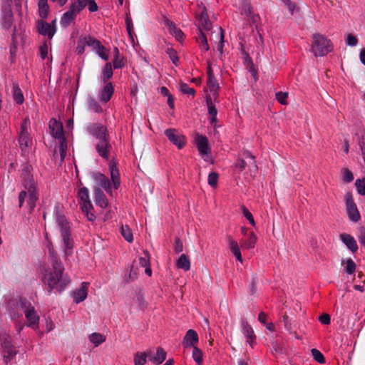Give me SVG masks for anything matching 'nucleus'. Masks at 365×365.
<instances>
[{"instance_id": "1", "label": "nucleus", "mask_w": 365, "mask_h": 365, "mask_svg": "<svg viewBox=\"0 0 365 365\" xmlns=\"http://www.w3.org/2000/svg\"><path fill=\"white\" fill-rule=\"evenodd\" d=\"M32 167L25 165L21 170V185L24 189L19 194V206L24 207L29 212H32L38 200L37 182L31 174Z\"/></svg>"}, {"instance_id": "2", "label": "nucleus", "mask_w": 365, "mask_h": 365, "mask_svg": "<svg viewBox=\"0 0 365 365\" xmlns=\"http://www.w3.org/2000/svg\"><path fill=\"white\" fill-rule=\"evenodd\" d=\"M52 264L53 270L46 273L43 282L48 286V292L51 294L53 289H57L61 293L64 289L70 284L71 279L68 276L63 272L64 267L61 262Z\"/></svg>"}, {"instance_id": "3", "label": "nucleus", "mask_w": 365, "mask_h": 365, "mask_svg": "<svg viewBox=\"0 0 365 365\" xmlns=\"http://www.w3.org/2000/svg\"><path fill=\"white\" fill-rule=\"evenodd\" d=\"M109 170L110 173V180L104 174L101 173H94L92 178L95 182L103 189H104L108 194L112 195L111 186L113 185L114 189L117 190L120 185V179L119 170L115 162L110 161L109 163Z\"/></svg>"}, {"instance_id": "4", "label": "nucleus", "mask_w": 365, "mask_h": 365, "mask_svg": "<svg viewBox=\"0 0 365 365\" xmlns=\"http://www.w3.org/2000/svg\"><path fill=\"white\" fill-rule=\"evenodd\" d=\"M56 222L59 228L62 240V249L65 259L72 255L73 250V239L71 237L70 225L66 217L58 212L56 215Z\"/></svg>"}, {"instance_id": "5", "label": "nucleus", "mask_w": 365, "mask_h": 365, "mask_svg": "<svg viewBox=\"0 0 365 365\" xmlns=\"http://www.w3.org/2000/svg\"><path fill=\"white\" fill-rule=\"evenodd\" d=\"M331 41L324 35L315 34L312 36L311 51L315 56H324L332 51Z\"/></svg>"}, {"instance_id": "6", "label": "nucleus", "mask_w": 365, "mask_h": 365, "mask_svg": "<svg viewBox=\"0 0 365 365\" xmlns=\"http://www.w3.org/2000/svg\"><path fill=\"white\" fill-rule=\"evenodd\" d=\"M20 305L27 319V326L36 329L38 327L39 317L34 307L26 299H21Z\"/></svg>"}, {"instance_id": "7", "label": "nucleus", "mask_w": 365, "mask_h": 365, "mask_svg": "<svg viewBox=\"0 0 365 365\" xmlns=\"http://www.w3.org/2000/svg\"><path fill=\"white\" fill-rule=\"evenodd\" d=\"M196 19L197 26L200 31L205 30L209 31L212 29V23L209 19L208 14L207 12L205 4L201 1L197 3V10L196 11Z\"/></svg>"}, {"instance_id": "8", "label": "nucleus", "mask_w": 365, "mask_h": 365, "mask_svg": "<svg viewBox=\"0 0 365 365\" xmlns=\"http://www.w3.org/2000/svg\"><path fill=\"white\" fill-rule=\"evenodd\" d=\"M30 128V120L28 118L24 119L19 134V142L21 147V149L23 152H26L27 148L29 147L31 143V139L30 138V134L29 133V130Z\"/></svg>"}, {"instance_id": "9", "label": "nucleus", "mask_w": 365, "mask_h": 365, "mask_svg": "<svg viewBox=\"0 0 365 365\" xmlns=\"http://www.w3.org/2000/svg\"><path fill=\"white\" fill-rule=\"evenodd\" d=\"M344 198L346 203V210L349 219L351 222H357L360 220L361 215L357 206L354 201L352 194L351 192H346Z\"/></svg>"}, {"instance_id": "10", "label": "nucleus", "mask_w": 365, "mask_h": 365, "mask_svg": "<svg viewBox=\"0 0 365 365\" xmlns=\"http://www.w3.org/2000/svg\"><path fill=\"white\" fill-rule=\"evenodd\" d=\"M87 132L98 140L109 137L107 128L102 123H89L86 127Z\"/></svg>"}, {"instance_id": "11", "label": "nucleus", "mask_w": 365, "mask_h": 365, "mask_svg": "<svg viewBox=\"0 0 365 365\" xmlns=\"http://www.w3.org/2000/svg\"><path fill=\"white\" fill-rule=\"evenodd\" d=\"M98 154L103 159L108 160L112 150L109 137L98 140L95 144Z\"/></svg>"}, {"instance_id": "12", "label": "nucleus", "mask_w": 365, "mask_h": 365, "mask_svg": "<svg viewBox=\"0 0 365 365\" xmlns=\"http://www.w3.org/2000/svg\"><path fill=\"white\" fill-rule=\"evenodd\" d=\"M86 6H88V9L90 12H95L98 10V6L96 3V0H76L71 5L70 7L78 14Z\"/></svg>"}, {"instance_id": "13", "label": "nucleus", "mask_w": 365, "mask_h": 365, "mask_svg": "<svg viewBox=\"0 0 365 365\" xmlns=\"http://www.w3.org/2000/svg\"><path fill=\"white\" fill-rule=\"evenodd\" d=\"M56 20L53 21L52 24H48L43 20L37 21V30L39 34L48 38H52L56 33Z\"/></svg>"}, {"instance_id": "14", "label": "nucleus", "mask_w": 365, "mask_h": 365, "mask_svg": "<svg viewBox=\"0 0 365 365\" xmlns=\"http://www.w3.org/2000/svg\"><path fill=\"white\" fill-rule=\"evenodd\" d=\"M165 135L168 140L179 149H181L185 144V137L180 135L178 131L174 128L166 129L165 130Z\"/></svg>"}, {"instance_id": "15", "label": "nucleus", "mask_w": 365, "mask_h": 365, "mask_svg": "<svg viewBox=\"0 0 365 365\" xmlns=\"http://www.w3.org/2000/svg\"><path fill=\"white\" fill-rule=\"evenodd\" d=\"M105 85L99 90L98 97L101 103H106L112 98L114 93V87L111 82L104 83Z\"/></svg>"}, {"instance_id": "16", "label": "nucleus", "mask_w": 365, "mask_h": 365, "mask_svg": "<svg viewBox=\"0 0 365 365\" xmlns=\"http://www.w3.org/2000/svg\"><path fill=\"white\" fill-rule=\"evenodd\" d=\"M78 197L81 200L80 204L82 211H88L93 209L88 188L86 187H81L78 192Z\"/></svg>"}, {"instance_id": "17", "label": "nucleus", "mask_w": 365, "mask_h": 365, "mask_svg": "<svg viewBox=\"0 0 365 365\" xmlns=\"http://www.w3.org/2000/svg\"><path fill=\"white\" fill-rule=\"evenodd\" d=\"M199 341L197 333L194 329H189L187 331L182 341V345L184 349L193 348L197 346Z\"/></svg>"}, {"instance_id": "18", "label": "nucleus", "mask_w": 365, "mask_h": 365, "mask_svg": "<svg viewBox=\"0 0 365 365\" xmlns=\"http://www.w3.org/2000/svg\"><path fill=\"white\" fill-rule=\"evenodd\" d=\"M88 285V282H82L81 286L73 292L72 297L75 303L79 304L86 299Z\"/></svg>"}, {"instance_id": "19", "label": "nucleus", "mask_w": 365, "mask_h": 365, "mask_svg": "<svg viewBox=\"0 0 365 365\" xmlns=\"http://www.w3.org/2000/svg\"><path fill=\"white\" fill-rule=\"evenodd\" d=\"M233 6L240 11L241 14H245L248 17L252 16V8L249 0H233Z\"/></svg>"}, {"instance_id": "20", "label": "nucleus", "mask_w": 365, "mask_h": 365, "mask_svg": "<svg viewBox=\"0 0 365 365\" xmlns=\"http://www.w3.org/2000/svg\"><path fill=\"white\" fill-rule=\"evenodd\" d=\"M49 129L51 134L53 138L56 139L64 138L62 123L58 121L56 118H51L50 120Z\"/></svg>"}, {"instance_id": "21", "label": "nucleus", "mask_w": 365, "mask_h": 365, "mask_svg": "<svg viewBox=\"0 0 365 365\" xmlns=\"http://www.w3.org/2000/svg\"><path fill=\"white\" fill-rule=\"evenodd\" d=\"M195 142L201 156L203 157L210 153V149L208 145V140L205 136L197 134L195 137Z\"/></svg>"}, {"instance_id": "22", "label": "nucleus", "mask_w": 365, "mask_h": 365, "mask_svg": "<svg viewBox=\"0 0 365 365\" xmlns=\"http://www.w3.org/2000/svg\"><path fill=\"white\" fill-rule=\"evenodd\" d=\"M217 41V49L220 54L223 53L224 46V31L221 27H218L217 30L211 32L210 41Z\"/></svg>"}, {"instance_id": "23", "label": "nucleus", "mask_w": 365, "mask_h": 365, "mask_svg": "<svg viewBox=\"0 0 365 365\" xmlns=\"http://www.w3.org/2000/svg\"><path fill=\"white\" fill-rule=\"evenodd\" d=\"M340 240L353 253L358 250V245L355 239L349 234L343 233L341 234Z\"/></svg>"}, {"instance_id": "24", "label": "nucleus", "mask_w": 365, "mask_h": 365, "mask_svg": "<svg viewBox=\"0 0 365 365\" xmlns=\"http://www.w3.org/2000/svg\"><path fill=\"white\" fill-rule=\"evenodd\" d=\"M2 347L4 349L5 358H12L17 354V351L12 344L11 338L9 336L5 338L4 341H3Z\"/></svg>"}, {"instance_id": "25", "label": "nucleus", "mask_w": 365, "mask_h": 365, "mask_svg": "<svg viewBox=\"0 0 365 365\" xmlns=\"http://www.w3.org/2000/svg\"><path fill=\"white\" fill-rule=\"evenodd\" d=\"M241 326L242 334L247 338V342L252 346V341L255 339V334L252 328L246 321H242Z\"/></svg>"}, {"instance_id": "26", "label": "nucleus", "mask_w": 365, "mask_h": 365, "mask_svg": "<svg viewBox=\"0 0 365 365\" xmlns=\"http://www.w3.org/2000/svg\"><path fill=\"white\" fill-rule=\"evenodd\" d=\"M227 240L232 253L236 257L237 260H238L240 262H242V257L237 242L232 239L230 236H227Z\"/></svg>"}, {"instance_id": "27", "label": "nucleus", "mask_w": 365, "mask_h": 365, "mask_svg": "<svg viewBox=\"0 0 365 365\" xmlns=\"http://www.w3.org/2000/svg\"><path fill=\"white\" fill-rule=\"evenodd\" d=\"M94 198L96 205L101 208L107 207L108 205L107 197L101 189L97 188L94 190Z\"/></svg>"}, {"instance_id": "28", "label": "nucleus", "mask_w": 365, "mask_h": 365, "mask_svg": "<svg viewBox=\"0 0 365 365\" xmlns=\"http://www.w3.org/2000/svg\"><path fill=\"white\" fill-rule=\"evenodd\" d=\"M77 16V14L70 7L69 9L65 12L60 21L62 27H67L70 25Z\"/></svg>"}, {"instance_id": "29", "label": "nucleus", "mask_w": 365, "mask_h": 365, "mask_svg": "<svg viewBox=\"0 0 365 365\" xmlns=\"http://www.w3.org/2000/svg\"><path fill=\"white\" fill-rule=\"evenodd\" d=\"M113 75L112 65L110 63H106L103 66L101 75V80L103 83H108V80L112 78Z\"/></svg>"}, {"instance_id": "30", "label": "nucleus", "mask_w": 365, "mask_h": 365, "mask_svg": "<svg viewBox=\"0 0 365 365\" xmlns=\"http://www.w3.org/2000/svg\"><path fill=\"white\" fill-rule=\"evenodd\" d=\"M13 23V14L10 8H6L3 11L2 24L6 29H9Z\"/></svg>"}, {"instance_id": "31", "label": "nucleus", "mask_w": 365, "mask_h": 365, "mask_svg": "<svg viewBox=\"0 0 365 365\" xmlns=\"http://www.w3.org/2000/svg\"><path fill=\"white\" fill-rule=\"evenodd\" d=\"M176 267L178 269L188 271L190 269V260L189 257L186 255L182 254L177 260Z\"/></svg>"}, {"instance_id": "32", "label": "nucleus", "mask_w": 365, "mask_h": 365, "mask_svg": "<svg viewBox=\"0 0 365 365\" xmlns=\"http://www.w3.org/2000/svg\"><path fill=\"white\" fill-rule=\"evenodd\" d=\"M114 59L113 61V68L115 69L122 68L125 66L124 58L120 54V51L117 47L113 48Z\"/></svg>"}, {"instance_id": "33", "label": "nucleus", "mask_w": 365, "mask_h": 365, "mask_svg": "<svg viewBox=\"0 0 365 365\" xmlns=\"http://www.w3.org/2000/svg\"><path fill=\"white\" fill-rule=\"evenodd\" d=\"M166 25L168 26L170 33L173 35L178 41H181L182 39L184 36L182 31L178 28L174 23L168 20L166 21Z\"/></svg>"}, {"instance_id": "34", "label": "nucleus", "mask_w": 365, "mask_h": 365, "mask_svg": "<svg viewBox=\"0 0 365 365\" xmlns=\"http://www.w3.org/2000/svg\"><path fill=\"white\" fill-rule=\"evenodd\" d=\"M21 308L20 305V302L14 303L11 305L9 314L11 319H16L20 318L22 316Z\"/></svg>"}, {"instance_id": "35", "label": "nucleus", "mask_w": 365, "mask_h": 365, "mask_svg": "<svg viewBox=\"0 0 365 365\" xmlns=\"http://www.w3.org/2000/svg\"><path fill=\"white\" fill-rule=\"evenodd\" d=\"M257 237L254 232H250L247 239L244 240L241 242V245L245 249H252L257 242Z\"/></svg>"}, {"instance_id": "36", "label": "nucleus", "mask_w": 365, "mask_h": 365, "mask_svg": "<svg viewBox=\"0 0 365 365\" xmlns=\"http://www.w3.org/2000/svg\"><path fill=\"white\" fill-rule=\"evenodd\" d=\"M207 86L212 93L213 98L215 99L218 95V90L220 88L219 83L215 77L207 78Z\"/></svg>"}, {"instance_id": "37", "label": "nucleus", "mask_w": 365, "mask_h": 365, "mask_svg": "<svg viewBox=\"0 0 365 365\" xmlns=\"http://www.w3.org/2000/svg\"><path fill=\"white\" fill-rule=\"evenodd\" d=\"M12 93L14 101L18 104H22L24 101V98L21 90L16 83H14L12 86Z\"/></svg>"}, {"instance_id": "38", "label": "nucleus", "mask_w": 365, "mask_h": 365, "mask_svg": "<svg viewBox=\"0 0 365 365\" xmlns=\"http://www.w3.org/2000/svg\"><path fill=\"white\" fill-rule=\"evenodd\" d=\"M48 0H38V14L40 17L43 19L47 18L49 12V6L47 3Z\"/></svg>"}, {"instance_id": "39", "label": "nucleus", "mask_w": 365, "mask_h": 365, "mask_svg": "<svg viewBox=\"0 0 365 365\" xmlns=\"http://www.w3.org/2000/svg\"><path fill=\"white\" fill-rule=\"evenodd\" d=\"M197 41L198 43L200 48L202 51H207L210 49L209 44L207 43V36L202 31H200V34L197 37Z\"/></svg>"}, {"instance_id": "40", "label": "nucleus", "mask_w": 365, "mask_h": 365, "mask_svg": "<svg viewBox=\"0 0 365 365\" xmlns=\"http://www.w3.org/2000/svg\"><path fill=\"white\" fill-rule=\"evenodd\" d=\"M82 37H83V41L86 43V46L92 47L94 51L101 48V47H100L101 43L98 40L92 37L91 36L87 35V36H84Z\"/></svg>"}, {"instance_id": "41", "label": "nucleus", "mask_w": 365, "mask_h": 365, "mask_svg": "<svg viewBox=\"0 0 365 365\" xmlns=\"http://www.w3.org/2000/svg\"><path fill=\"white\" fill-rule=\"evenodd\" d=\"M82 37H83V41L86 43V46L92 47L94 51L101 48V47H100L101 43L98 40L92 37L91 36L87 35V36H84Z\"/></svg>"}, {"instance_id": "42", "label": "nucleus", "mask_w": 365, "mask_h": 365, "mask_svg": "<svg viewBox=\"0 0 365 365\" xmlns=\"http://www.w3.org/2000/svg\"><path fill=\"white\" fill-rule=\"evenodd\" d=\"M165 351L161 347H158L155 356L150 359V361L155 364H160L165 360Z\"/></svg>"}, {"instance_id": "43", "label": "nucleus", "mask_w": 365, "mask_h": 365, "mask_svg": "<svg viewBox=\"0 0 365 365\" xmlns=\"http://www.w3.org/2000/svg\"><path fill=\"white\" fill-rule=\"evenodd\" d=\"M206 101L207 105L208 113L211 117V122L215 123L217 121V110L212 101L211 97H207Z\"/></svg>"}, {"instance_id": "44", "label": "nucleus", "mask_w": 365, "mask_h": 365, "mask_svg": "<svg viewBox=\"0 0 365 365\" xmlns=\"http://www.w3.org/2000/svg\"><path fill=\"white\" fill-rule=\"evenodd\" d=\"M88 339L95 345V346H98L103 344L106 341V338L104 335L100 333L94 332L88 336Z\"/></svg>"}, {"instance_id": "45", "label": "nucleus", "mask_w": 365, "mask_h": 365, "mask_svg": "<svg viewBox=\"0 0 365 365\" xmlns=\"http://www.w3.org/2000/svg\"><path fill=\"white\" fill-rule=\"evenodd\" d=\"M88 110L96 113H101L103 112V108L99 103L93 98H89L88 100Z\"/></svg>"}, {"instance_id": "46", "label": "nucleus", "mask_w": 365, "mask_h": 365, "mask_svg": "<svg viewBox=\"0 0 365 365\" xmlns=\"http://www.w3.org/2000/svg\"><path fill=\"white\" fill-rule=\"evenodd\" d=\"M120 233L124 239L128 242H132L133 240V232L131 229L128 225H122L120 227Z\"/></svg>"}, {"instance_id": "47", "label": "nucleus", "mask_w": 365, "mask_h": 365, "mask_svg": "<svg viewBox=\"0 0 365 365\" xmlns=\"http://www.w3.org/2000/svg\"><path fill=\"white\" fill-rule=\"evenodd\" d=\"M46 247L48 250L49 257L51 260V263H54L56 262H61L58 258V255H57L56 252L55 251L53 244L51 241H48Z\"/></svg>"}, {"instance_id": "48", "label": "nucleus", "mask_w": 365, "mask_h": 365, "mask_svg": "<svg viewBox=\"0 0 365 365\" xmlns=\"http://www.w3.org/2000/svg\"><path fill=\"white\" fill-rule=\"evenodd\" d=\"M202 351L197 346L192 348V356L193 360L196 362L197 365L202 364Z\"/></svg>"}, {"instance_id": "49", "label": "nucleus", "mask_w": 365, "mask_h": 365, "mask_svg": "<svg viewBox=\"0 0 365 365\" xmlns=\"http://www.w3.org/2000/svg\"><path fill=\"white\" fill-rule=\"evenodd\" d=\"M134 365H145L147 361V355L145 352H137L134 354Z\"/></svg>"}, {"instance_id": "50", "label": "nucleus", "mask_w": 365, "mask_h": 365, "mask_svg": "<svg viewBox=\"0 0 365 365\" xmlns=\"http://www.w3.org/2000/svg\"><path fill=\"white\" fill-rule=\"evenodd\" d=\"M344 263L346 264V267H344V271L349 274H354L356 270V264L352 260V259L349 258L346 260H342V264Z\"/></svg>"}, {"instance_id": "51", "label": "nucleus", "mask_w": 365, "mask_h": 365, "mask_svg": "<svg viewBox=\"0 0 365 365\" xmlns=\"http://www.w3.org/2000/svg\"><path fill=\"white\" fill-rule=\"evenodd\" d=\"M165 51L166 53L169 56V58L172 61L173 63L177 66L178 65L179 61V58L177 51L172 47H168Z\"/></svg>"}, {"instance_id": "52", "label": "nucleus", "mask_w": 365, "mask_h": 365, "mask_svg": "<svg viewBox=\"0 0 365 365\" xmlns=\"http://www.w3.org/2000/svg\"><path fill=\"white\" fill-rule=\"evenodd\" d=\"M355 186L359 195H365V178L357 179L355 182Z\"/></svg>"}, {"instance_id": "53", "label": "nucleus", "mask_w": 365, "mask_h": 365, "mask_svg": "<svg viewBox=\"0 0 365 365\" xmlns=\"http://www.w3.org/2000/svg\"><path fill=\"white\" fill-rule=\"evenodd\" d=\"M180 91L184 94H187L194 96L195 94V90L193 88L190 87L185 83H180Z\"/></svg>"}, {"instance_id": "54", "label": "nucleus", "mask_w": 365, "mask_h": 365, "mask_svg": "<svg viewBox=\"0 0 365 365\" xmlns=\"http://www.w3.org/2000/svg\"><path fill=\"white\" fill-rule=\"evenodd\" d=\"M59 140V152L61 160H63L66 155L67 144L65 138H60Z\"/></svg>"}, {"instance_id": "55", "label": "nucleus", "mask_w": 365, "mask_h": 365, "mask_svg": "<svg viewBox=\"0 0 365 365\" xmlns=\"http://www.w3.org/2000/svg\"><path fill=\"white\" fill-rule=\"evenodd\" d=\"M312 354L314 358V359L319 363V364H324L325 362V359L323 356V354L317 349H312Z\"/></svg>"}, {"instance_id": "56", "label": "nucleus", "mask_w": 365, "mask_h": 365, "mask_svg": "<svg viewBox=\"0 0 365 365\" xmlns=\"http://www.w3.org/2000/svg\"><path fill=\"white\" fill-rule=\"evenodd\" d=\"M217 180H218V174L217 173L212 172L209 174L208 178H207V182L211 187H216L217 185Z\"/></svg>"}, {"instance_id": "57", "label": "nucleus", "mask_w": 365, "mask_h": 365, "mask_svg": "<svg viewBox=\"0 0 365 365\" xmlns=\"http://www.w3.org/2000/svg\"><path fill=\"white\" fill-rule=\"evenodd\" d=\"M241 210L245 217L250 222L252 225L255 226V222L252 213L244 205L241 206Z\"/></svg>"}, {"instance_id": "58", "label": "nucleus", "mask_w": 365, "mask_h": 365, "mask_svg": "<svg viewBox=\"0 0 365 365\" xmlns=\"http://www.w3.org/2000/svg\"><path fill=\"white\" fill-rule=\"evenodd\" d=\"M244 156L246 158H250L251 162H250V166H252L253 168V170H251V171L255 174L257 171V166L256 165L255 156L252 155V153H250L249 151L245 152Z\"/></svg>"}, {"instance_id": "59", "label": "nucleus", "mask_w": 365, "mask_h": 365, "mask_svg": "<svg viewBox=\"0 0 365 365\" xmlns=\"http://www.w3.org/2000/svg\"><path fill=\"white\" fill-rule=\"evenodd\" d=\"M143 254H144V256L140 257L138 259H139V264H140V266L143 267H145L150 264V257H149V253L147 250H144Z\"/></svg>"}, {"instance_id": "60", "label": "nucleus", "mask_w": 365, "mask_h": 365, "mask_svg": "<svg viewBox=\"0 0 365 365\" xmlns=\"http://www.w3.org/2000/svg\"><path fill=\"white\" fill-rule=\"evenodd\" d=\"M342 180L346 182H350L354 180L353 174L349 169L342 170Z\"/></svg>"}, {"instance_id": "61", "label": "nucleus", "mask_w": 365, "mask_h": 365, "mask_svg": "<svg viewBox=\"0 0 365 365\" xmlns=\"http://www.w3.org/2000/svg\"><path fill=\"white\" fill-rule=\"evenodd\" d=\"M276 99L282 105H286L287 103V98L288 97V93L286 92H277L275 94Z\"/></svg>"}, {"instance_id": "62", "label": "nucleus", "mask_w": 365, "mask_h": 365, "mask_svg": "<svg viewBox=\"0 0 365 365\" xmlns=\"http://www.w3.org/2000/svg\"><path fill=\"white\" fill-rule=\"evenodd\" d=\"M85 47H86V43L83 41V37L81 36L79 38V40H78V45H77L76 48V52L78 55L83 54L84 53V51H85Z\"/></svg>"}, {"instance_id": "63", "label": "nucleus", "mask_w": 365, "mask_h": 365, "mask_svg": "<svg viewBox=\"0 0 365 365\" xmlns=\"http://www.w3.org/2000/svg\"><path fill=\"white\" fill-rule=\"evenodd\" d=\"M346 43L349 46H355L358 43V39L355 36L352 34H348L346 39Z\"/></svg>"}, {"instance_id": "64", "label": "nucleus", "mask_w": 365, "mask_h": 365, "mask_svg": "<svg viewBox=\"0 0 365 365\" xmlns=\"http://www.w3.org/2000/svg\"><path fill=\"white\" fill-rule=\"evenodd\" d=\"M100 47L101 48L95 51L96 53L102 59L107 61L108 59V55L106 53V48L102 44H101Z\"/></svg>"}]
</instances>
